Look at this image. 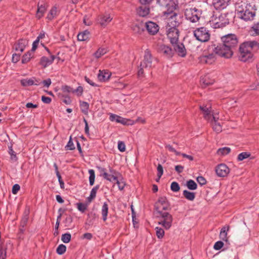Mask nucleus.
Here are the masks:
<instances>
[{
	"mask_svg": "<svg viewBox=\"0 0 259 259\" xmlns=\"http://www.w3.org/2000/svg\"><path fill=\"white\" fill-rule=\"evenodd\" d=\"M58 14L59 12L57 10V8L56 6H54L48 13L47 18L49 20H52L55 18Z\"/></svg>",
	"mask_w": 259,
	"mask_h": 259,
	"instance_id": "cd10ccee",
	"label": "nucleus"
},
{
	"mask_svg": "<svg viewBox=\"0 0 259 259\" xmlns=\"http://www.w3.org/2000/svg\"><path fill=\"white\" fill-rule=\"evenodd\" d=\"M202 13L201 9L194 8H187L185 10L184 15L186 19L191 23L199 22Z\"/></svg>",
	"mask_w": 259,
	"mask_h": 259,
	"instance_id": "39448f33",
	"label": "nucleus"
},
{
	"mask_svg": "<svg viewBox=\"0 0 259 259\" xmlns=\"http://www.w3.org/2000/svg\"><path fill=\"white\" fill-rule=\"evenodd\" d=\"M41 101L46 104H50L52 101V99L50 97L42 96L41 97Z\"/></svg>",
	"mask_w": 259,
	"mask_h": 259,
	"instance_id": "69168bd1",
	"label": "nucleus"
},
{
	"mask_svg": "<svg viewBox=\"0 0 259 259\" xmlns=\"http://www.w3.org/2000/svg\"><path fill=\"white\" fill-rule=\"evenodd\" d=\"M187 187L190 190H195L197 188V185L194 181L189 180L187 181L186 184Z\"/></svg>",
	"mask_w": 259,
	"mask_h": 259,
	"instance_id": "c9c22d12",
	"label": "nucleus"
},
{
	"mask_svg": "<svg viewBox=\"0 0 259 259\" xmlns=\"http://www.w3.org/2000/svg\"><path fill=\"white\" fill-rule=\"evenodd\" d=\"M108 213V205L106 202H104L101 209V214L102 219L104 222L107 220V215Z\"/></svg>",
	"mask_w": 259,
	"mask_h": 259,
	"instance_id": "bb28decb",
	"label": "nucleus"
},
{
	"mask_svg": "<svg viewBox=\"0 0 259 259\" xmlns=\"http://www.w3.org/2000/svg\"><path fill=\"white\" fill-rule=\"evenodd\" d=\"M259 49V44L256 41H248L242 44L239 47V59L240 61L246 62L251 59L252 52Z\"/></svg>",
	"mask_w": 259,
	"mask_h": 259,
	"instance_id": "20e7f679",
	"label": "nucleus"
},
{
	"mask_svg": "<svg viewBox=\"0 0 259 259\" xmlns=\"http://www.w3.org/2000/svg\"><path fill=\"white\" fill-rule=\"evenodd\" d=\"M201 110L203 112L204 114V117L206 120H209L211 118V110L210 109V107L207 106H202L200 107Z\"/></svg>",
	"mask_w": 259,
	"mask_h": 259,
	"instance_id": "b1692460",
	"label": "nucleus"
},
{
	"mask_svg": "<svg viewBox=\"0 0 259 259\" xmlns=\"http://www.w3.org/2000/svg\"><path fill=\"white\" fill-rule=\"evenodd\" d=\"M157 217L160 218V220L158 222V224L161 225L165 229L168 230L171 227L173 218L171 214L169 212L165 211L162 213L157 214Z\"/></svg>",
	"mask_w": 259,
	"mask_h": 259,
	"instance_id": "6e6552de",
	"label": "nucleus"
},
{
	"mask_svg": "<svg viewBox=\"0 0 259 259\" xmlns=\"http://www.w3.org/2000/svg\"><path fill=\"white\" fill-rule=\"evenodd\" d=\"M172 0H158V4L163 7H167L172 2Z\"/></svg>",
	"mask_w": 259,
	"mask_h": 259,
	"instance_id": "864d4df0",
	"label": "nucleus"
},
{
	"mask_svg": "<svg viewBox=\"0 0 259 259\" xmlns=\"http://www.w3.org/2000/svg\"><path fill=\"white\" fill-rule=\"evenodd\" d=\"M212 5L217 10L226 8L229 5L230 0H211Z\"/></svg>",
	"mask_w": 259,
	"mask_h": 259,
	"instance_id": "dca6fc26",
	"label": "nucleus"
},
{
	"mask_svg": "<svg viewBox=\"0 0 259 259\" xmlns=\"http://www.w3.org/2000/svg\"><path fill=\"white\" fill-rule=\"evenodd\" d=\"M61 90L63 93H74L73 89L71 87L67 85H63L62 87Z\"/></svg>",
	"mask_w": 259,
	"mask_h": 259,
	"instance_id": "603ef678",
	"label": "nucleus"
},
{
	"mask_svg": "<svg viewBox=\"0 0 259 259\" xmlns=\"http://www.w3.org/2000/svg\"><path fill=\"white\" fill-rule=\"evenodd\" d=\"M118 149L120 152H124L125 150V145L123 142L118 141Z\"/></svg>",
	"mask_w": 259,
	"mask_h": 259,
	"instance_id": "13d9d810",
	"label": "nucleus"
},
{
	"mask_svg": "<svg viewBox=\"0 0 259 259\" xmlns=\"http://www.w3.org/2000/svg\"><path fill=\"white\" fill-rule=\"evenodd\" d=\"M109 119L111 121H115L117 123H121L123 124H125L126 123V119L125 118L113 113L110 114Z\"/></svg>",
	"mask_w": 259,
	"mask_h": 259,
	"instance_id": "412c9836",
	"label": "nucleus"
},
{
	"mask_svg": "<svg viewBox=\"0 0 259 259\" xmlns=\"http://www.w3.org/2000/svg\"><path fill=\"white\" fill-rule=\"evenodd\" d=\"M193 35L196 39L202 42H207L210 39V33L207 28L200 27L193 31Z\"/></svg>",
	"mask_w": 259,
	"mask_h": 259,
	"instance_id": "0eeeda50",
	"label": "nucleus"
},
{
	"mask_svg": "<svg viewBox=\"0 0 259 259\" xmlns=\"http://www.w3.org/2000/svg\"><path fill=\"white\" fill-rule=\"evenodd\" d=\"M199 61L202 64H211L216 60L214 54L210 53L208 55H203L198 58Z\"/></svg>",
	"mask_w": 259,
	"mask_h": 259,
	"instance_id": "ddd939ff",
	"label": "nucleus"
},
{
	"mask_svg": "<svg viewBox=\"0 0 259 259\" xmlns=\"http://www.w3.org/2000/svg\"><path fill=\"white\" fill-rule=\"evenodd\" d=\"M55 59V56L54 55H51L50 58L46 56H43L40 58L39 64L44 68H46L48 65L52 64Z\"/></svg>",
	"mask_w": 259,
	"mask_h": 259,
	"instance_id": "6ab92c4d",
	"label": "nucleus"
},
{
	"mask_svg": "<svg viewBox=\"0 0 259 259\" xmlns=\"http://www.w3.org/2000/svg\"><path fill=\"white\" fill-rule=\"evenodd\" d=\"M166 149H167L169 151L174 153L176 155L178 156L180 155L181 152L177 151L171 145H166L165 146Z\"/></svg>",
	"mask_w": 259,
	"mask_h": 259,
	"instance_id": "8fccbe9b",
	"label": "nucleus"
},
{
	"mask_svg": "<svg viewBox=\"0 0 259 259\" xmlns=\"http://www.w3.org/2000/svg\"><path fill=\"white\" fill-rule=\"evenodd\" d=\"M73 221V218L71 215H69L65 219L64 221V223L65 224V226L69 227L71 225V223Z\"/></svg>",
	"mask_w": 259,
	"mask_h": 259,
	"instance_id": "bf43d9fd",
	"label": "nucleus"
},
{
	"mask_svg": "<svg viewBox=\"0 0 259 259\" xmlns=\"http://www.w3.org/2000/svg\"><path fill=\"white\" fill-rule=\"evenodd\" d=\"M73 91H74V93H77V95L78 96H80L82 95V92H83V88L81 86H78L76 89L75 90H74L73 89Z\"/></svg>",
	"mask_w": 259,
	"mask_h": 259,
	"instance_id": "0e129e2a",
	"label": "nucleus"
},
{
	"mask_svg": "<svg viewBox=\"0 0 259 259\" xmlns=\"http://www.w3.org/2000/svg\"><path fill=\"white\" fill-rule=\"evenodd\" d=\"M52 83L51 80L50 78H48L46 80H44L42 81V83L44 84V87L47 88H49Z\"/></svg>",
	"mask_w": 259,
	"mask_h": 259,
	"instance_id": "774afa93",
	"label": "nucleus"
},
{
	"mask_svg": "<svg viewBox=\"0 0 259 259\" xmlns=\"http://www.w3.org/2000/svg\"><path fill=\"white\" fill-rule=\"evenodd\" d=\"M154 209L156 214L165 212L166 210L171 209L170 204L167 198L165 196L159 197L158 200L155 203Z\"/></svg>",
	"mask_w": 259,
	"mask_h": 259,
	"instance_id": "423d86ee",
	"label": "nucleus"
},
{
	"mask_svg": "<svg viewBox=\"0 0 259 259\" xmlns=\"http://www.w3.org/2000/svg\"><path fill=\"white\" fill-rule=\"evenodd\" d=\"M78 210H79L81 212L83 213L87 210L88 205L86 203H77L76 204Z\"/></svg>",
	"mask_w": 259,
	"mask_h": 259,
	"instance_id": "79ce46f5",
	"label": "nucleus"
},
{
	"mask_svg": "<svg viewBox=\"0 0 259 259\" xmlns=\"http://www.w3.org/2000/svg\"><path fill=\"white\" fill-rule=\"evenodd\" d=\"M250 32L252 35H259V23L254 24L251 28Z\"/></svg>",
	"mask_w": 259,
	"mask_h": 259,
	"instance_id": "4c0bfd02",
	"label": "nucleus"
},
{
	"mask_svg": "<svg viewBox=\"0 0 259 259\" xmlns=\"http://www.w3.org/2000/svg\"><path fill=\"white\" fill-rule=\"evenodd\" d=\"M137 14L140 17L146 16V6H141L137 9Z\"/></svg>",
	"mask_w": 259,
	"mask_h": 259,
	"instance_id": "e433bc0d",
	"label": "nucleus"
},
{
	"mask_svg": "<svg viewBox=\"0 0 259 259\" xmlns=\"http://www.w3.org/2000/svg\"><path fill=\"white\" fill-rule=\"evenodd\" d=\"M21 84L23 87H28L33 85L34 84V82L33 80V77L30 78H25L23 79L20 80Z\"/></svg>",
	"mask_w": 259,
	"mask_h": 259,
	"instance_id": "72a5a7b5",
	"label": "nucleus"
},
{
	"mask_svg": "<svg viewBox=\"0 0 259 259\" xmlns=\"http://www.w3.org/2000/svg\"><path fill=\"white\" fill-rule=\"evenodd\" d=\"M71 236L70 233H65L62 235L61 240L65 243H67L70 242Z\"/></svg>",
	"mask_w": 259,
	"mask_h": 259,
	"instance_id": "49530a36",
	"label": "nucleus"
},
{
	"mask_svg": "<svg viewBox=\"0 0 259 259\" xmlns=\"http://www.w3.org/2000/svg\"><path fill=\"white\" fill-rule=\"evenodd\" d=\"M215 172L220 177H225L230 172V168L225 164H219L215 168Z\"/></svg>",
	"mask_w": 259,
	"mask_h": 259,
	"instance_id": "9b49d317",
	"label": "nucleus"
},
{
	"mask_svg": "<svg viewBox=\"0 0 259 259\" xmlns=\"http://www.w3.org/2000/svg\"><path fill=\"white\" fill-rule=\"evenodd\" d=\"M250 156V153L247 152H243L240 153L237 157L238 161H242L247 158Z\"/></svg>",
	"mask_w": 259,
	"mask_h": 259,
	"instance_id": "37998d69",
	"label": "nucleus"
},
{
	"mask_svg": "<svg viewBox=\"0 0 259 259\" xmlns=\"http://www.w3.org/2000/svg\"><path fill=\"white\" fill-rule=\"evenodd\" d=\"M8 148H9L8 152H9V154L11 156H10L11 160L13 162H17L18 160V157L17 156L16 153L13 149L12 145L9 146Z\"/></svg>",
	"mask_w": 259,
	"mask_h": 259,
	"instance_id": "2f4dec72",
	"label": "nucleus"
},
{
	"mask_svg": "<svg viewBox=\"0 0 259 259\" xmlns=\"http://www.w3.org/2000/svg\"><path fill=\"white\" fill-rule=\"evenodd\" d=\"M66 150H74L75 147L74 145V144L72 141L71 137H70L69 140L67 143V144L65 147Z\"/></svg>",
	"mask_w": 259,
	"mask_h": 259,
	"instance_id": "09e8293b",
	"label": "nucleus"
},
{
	"mask_svg": "<svg viewBox=\"0 0 259 259\" xmlns=\"http://www.w3.org/2000/svg\"><path fill=\"white\" fill-rule=\"evenodd\" d=\"M146 28V22L142 20L138 19L136 23L133 25L132 29L135 33L141 34Z\"/></svg>",
	"mask_w": 259,
	"mask_h": 259,
	"instance_id": "2eb2a0df",
	"label": "nucleus"
},
{
	"mask_svg": "<svg viewBox=\"0 0 259 259\" xmlns=\"http://www.w3.org/2000/svg\"><path fill=\"white\" fill-rule=\"evenodd\" d=\"M222 44L215 47L213 51L221 57L226 58H231L238 46V40L234 34H228L221 37Z\"/></svg>",
	"mask_w": 259,
	"mask_h": 259,
	"instance_id": "f257e3e1",
	"label": "nucleus"
},
{
	"mask_svg": "<svg viewBox=\"0 0 259 259\" xmlns=\"http://www.w3.org/2000/svg\"><path fill=\"white\" fill-rule=\"evenodd\" d=\"M174 48V53L176 52L178 55L181 57H184L186 55V50L183 44L177 41L171 44Z\"/></svg>",
	"mask_w": 259,
	"mask_h": 259,
	"instance_id": "9d476101",
	"label": "nucleus"
},
{
	"mask_svg": "<svg viewBox=\"0 0 259 259\" xmlns=\"http://www.w3.org/2000/svg\"><path fill=\"white\" fill-rule=\"evenodd\" d=\"M98 169L100 172L101 176H102L103 178L104 176H107V172H106V169L105 168L99 166L98 167Z\"/></svg>",
	"mask_w": 259,
	"mask_h": 259,
	"instance_id": "680f3d73",
	"label": "nucleus"
},
{
	"mask_svg": "<svg viewBox=\"0 0 259 259\" xmlns=\"http://www.w3.org/2000/svg\"><path fill=\"white\" fill-rule=\"evenodd\" d=\"M117 177L115 175L109 174L107 173V176L104 177V179L113 183L115 180H117Z\"/></svg>",
	"mask_w": 259,
	"mask_h": 259,
	"instance_id": "3c124183",
	"label": "nucleus"
},
{
	"mask_svg": "<svg viewBox=\"0 0 259 259\" xmlns=\"http://www.w3.org/2000/svg\"><path fill=\"white\" fill-rule=\"evenodd\" d=\"M21 54H14L12 56V62L14 63H17L20 59Z\"/></svg>",
	"mask_w": 259,
	"mask_h": 259,
	"instance_id": "e2e57ef3",
	"label": "nucleus"
},
{
	"mask_svg": "<svg viewBox=\"0 0 259 259\" xmlns=\"http://www.w3.org/2000/svg\"><path fill=\"white\" fill-rule=\"evenodd\" d=\"M90 32L89 31L85 30L82 32L79 33L77 35V39L79 41H86L90 38Z\"/></svg>",
	"mask_w": 259,
	"mask_h": 259,
	"instance_id": "4be33fe9",
	"label": "nucleus"
},
{
	"mask_svg": "<svg viewBox=\"0 0 259 259\" xmlns=\"http://www.w3.org/2000/svg\"><path fill=\"white\" fill-rule=\"evenodd\" d=\"M20 187L18 184H15L13 186V188H12L13 194H17L18 191L20 190Z\"/></svg>",
	"mask_w": 259,
	"mask_h": 259,
	"instance_id": "338daca9",
	"label": "nucleus"
},
{
	"mask_svg": "<svg viewBox=\"0 0 259 259\" xmlns=\"http://www.w3.org/2000/svg\"><path fill=\"white\" fill-rule=\"evenodd\" d=\"M223 245H224V243L223 241H218L215 243V244L213 246V248L216 250H220V249H221L222 248V247L223 246Z\"/></svg>",
	"mask_w": 259,
	"mask_h": 259,
	"instance_id": "6e6d98bb",
	"label": "nucleus"
},
{
	"mask_svg": "<svg viewBox=\"0 0 259 259\" xmlns=\"http://www.w3.org/2000/svg\"><path fill=\"white\" fill-rule=\"evenodd\" d=\"M100 186L99 185H96L94 187L92 188L91 190L90 195L92 196V197H94V198L96 196V194L98 190L99 189Z\"/></svg>",
	"mask_w": 259,
	"mask_h": 259,
	"instance_id": "4d7b16f0",
	"label": "nucleus"
},
{
	"mask_svg": "<svg viewBox=\"0 0 259 259\" xmlns=\"http://www.w3.org/2000/svg\"><path fill=\"white\" fill-rule=\"evenodd\" d=\"M183 195L186 199L192 201L195 198L196 194L195 192H190L188 190H185L183 192Z\"/></svg>",
	"mask_w": 259,
	"mask_h": 259,
	"instance_id": "a878e982",
	"label": "nucleus"
},
{
	"mask_svg": "<svg viewBox=\"0 0 259 259\" xmlns=\"http://www.w3.org/2000/svg\"><path fill=\"white\" fill-rule=\"evenodd\" d=\"M66 250V247L64 244H60L56 249V252L59 254L62 255L64 254Z\"/></svg>",
	"mask_w": 259,
	"mask_h": 259,
	"instance_id": "c03bdc74",
	"label": "nucleus"
},
{
	"mask_svg": "<svg viewBox=\"0 0 259 259\" xmlns=\"http://www.w3.org/2000/svg\"><path fill=\"white\" fill-rule=\"evenodd\" d=\"M89 173L90 174L89 182L91 186H93L95 182V174L93 169H89Z\"/></svg>",
	"mask_w": 259,
	"mask_h": 259,
	"instance_id": "a19ab883",
	"label": "nucleus"
},
{
	"mask_svg": "<svg viewBox=\"0 0 259 259\" xmlns=\"http://www.w3.org/2000/svg\"><path fill=\"white\" fill-rule=\"evenodd\" d=\"M157 177L158 178L156 179V181L158 182L159 180L161 177L162 175L163 174V167L161 164H158L157 167Z\"/></svg>",
	"mask_w": 259,
	"mask_h": 259,
	"instance_id": "a18cd8bd",
	"label": "nucleus"
},
{
	"mask_svg": "<svg viewBox=\"0 0 259 259\" xmlns=\"http://www.w3.org/2000/svg\"><path fill=\"white\" fill-rule=\"evenodd\" d=\"M34 52L29 51L25 53L22 58L21 62L23 64L28 63L30 59L33 57Z\"/></svg>",
	"mask_w": 259,
	"mask_h": 259,
	"instance_id": "c85d7f7f",
	"label": "nucleus"
},
{
	"mask_svg": "<svg viewBox=\"0 0 259 259\" xmlns=\"http://www.w3.org/2000/svg\"><path fill=\"white\" fill-rule=\"evenodd\" d=\"M157 51L163 57L170 59L174 55V51L169 46L161 44L157 46Z\"/></svg>",
	"mask_w": 259,
	"mask_h": 259,
	"instance_id": "1a4fd4ad",
	"label": "nucleus"
},
{
	"mask_svg": "<svg viewBox=\"0 0 259 259\" xmlns=\"http://www.w3.org/2000/svg\"><path fill=\"white\" fill-rule=\"evenodd\" d=\"M46 7L45 4H41L39 2L37 6V11L36 13V17L40 19L43 16L44 14L46 12Z\"/></svg>",
	"mask_w": 259,
	"mask_h": 259,
	"instance_id": "5701e85b",
	"label": "nucleus"
},
{
	"mask_svg": "<svg viewBox=\"0 0 259 259\" xmlns=\"http://www.w3.org/2000/svg\"><path fill=\"white\" fill-rule=\"evenodd\" d=\"M156 236L158 239H162L164 235V231L162 228L159 227H156L155 228Z\"/></svg>",
	"mask_w": 259,
	"mask_h": 259,
	"instance_id": "58836bf2",
	"label": "nucleus"
},
{
	"mask_svg": "<svg viewBox=\"0 0 259 259\" xmlns=\"http://www.w3.org/2000/svg\"><path fill=\"white\" fill-rule=\"evenodd\" d=\"M164 14H169L168 22L166 26V34L171 44L179 41V31L177 28L179 25L178 21H176L177 14L175 12L168 13L164 12Z\"/></svg>",
	"mask_w": 259,
	"mask_h": 259,
	"instance_id": "f03ea898",
	"label": "nucleus"
},
{
	"mask_svg": "<svg viewBox=\"0 0 259 259\" xmlns=\"http://www.w3.org/2000/svg\"><path fill=\"white\" fill-rule=\"evenodd\" d=\"M111 73L107 70H100L98 74V78L100 81H107L110 77Z\"/></svg>",
	"mask_w": 259,
	"mask_h": 259,
	"instance_id": "a211bd4d",
	"label": "nucleus"
},
{
	"mask_svg": "<svg viewBox=\"0 0 259 259\" xmlns=\"http://www.w3.org/2000/svg\"><path fill=\"white\" fill-rule=\"evenodd\" d=\"M196 180L198 184L201 186L204 185L206 184V179L202 176H198Z\"/></svg>",
	"mask_w": 259,
	"mask_h": 259,
	"instance_id": "5fc2aeb1",
	"label": "nucleus"
},
{
	"mask_svg": "<svg viewBox=\"0 0 259 259\" xmlns=\"http://www.w3.org/2000/svg\"><path fill=\"white\" fill-rule=\"evenodd\" d=\"M146 67V62L143 61V62H141L140 65V67L138 71V76L139 77H143L144 75V68Z\"/></svg>",
	"mask_w": 259,
	"mask_h": 259,
	"instance_id": "ea45409f",
	"label": "nucleus"
},
{
	"mask_svg": "<svg viewBox=\"0 0 259 259\" xmlns=\"http://www.w3.org/2000/svg\"><path fill=\"white\" fill-rule=\"evenodd\" d=\"M219 117L215 115H213L212 119L211 120V125L214 131L219 133L222 131V127L221 124L218 122Z\"/></svg>",
	"mask_w": 259,
	"mask_h": 259,
	"instance_id": "aec40b11",
	"label": "nucleus"
},
{
	"mask_svg": "<svg viewBox=\"0 0 259 259\" xmlns=\"http://www.w3.org/2000/svg\"><path fill=\"white\" fill-rule=\"evenodd\" d=\"M29 213V212L28 210H25L20 223V225L22 227H24L28 222Z\"/></svg>",
	"mask_w": 259,
	"mask_h": 259,
	"instance_id": "7c9ffc66",
	"label": "nucleus"
},
{
	"mask_svg": "<svg viewBox=\"0 0 259 259\" xmlns=\"http://www.w3.org/2000/svg\"><path fill=\"white\" fill-rule=\"evenodd\" d=\"M79 106L81 112L85 115L88 114V111L89 109V104L85 101H80Z\"/></svg>",
	"mask_w": 259,
	"mask_h": 259,
	"instance_id": "c756f323",
	"label": "nucleus"
},
{
	"mask_svg": "<svg viewBox=\"0 0 259 259\" xmlns=\"http://www.w3.org/2000/svg\"><path fill=\"white\" fill-rule=\"evenodd\" d=\"M229 230V226H225L222 228L220 233V238L224 241H228L227 232Z\"/></svg>",
	"mask_w": 259,
	"mask_h": 259,
	"instance_id": "393cba45",
	"label": "nucleus"
},
{
	"mask_svg": "<svg viewBox=\"0 0 259 259\" xmlns=\"http://www.w3.org/2000/svg\"><path fill=\"white\" fill-rule=\"evenodd\" d=\"M28 44V41L27 39H20L14 45L13 49L21 54L24 51Z\"/></svg>",
	"mask_w": 259,
	"mask_h": 259,
	"instance_id": "f8f14e48",
	"label": "nucleus"
},
{
	"mask_svg": "<svg viewBox=\"0 0 259 259\" xmlns=\"http://www.w3.org/2000/svg\"><path fill=\"white\" fill-rule=\"evenodd\" d=\"M170 189L172 191L174 192H177L180 190V187L179 184L177 182H173L171 184Z\"/></svg>",
	"mask_w": 259,
	"mask_h": 259,
	"instance_id": "de8ad7c7",
	"label": "nucleus"
},
{
	"mask_svg": "<svg viewBox=\"0 0 259 259\" xmlns=\"http://www.w3.org/2000/svg\"><path fill=\"white\" fill-rule=\"evenodd\" d=\"M230 152V148L225 147L221 148H219L217 151V153L219 155L224 156L229 154Z\"/></svg>",
	"mask_w": 259,
	"mask_h": 259,
	"instance_id": "f704fd0d",
	"label": "nucleus"
},
{
	"mask_svg": "<svg viewBox=\"0 0 259 259\" xmlns=\"http://www.w3.org/2000/svg\"><path fill=\"white\" fill-rule=\"evenodd\" d=\"M108 52L107 49L105 48H100L98 50L94 53V56L98 59L101 56L105 54Z\"/></svg>",
	"mask_w": 259,
	"mask_h": 259,
	"instance_id": "473e14b6",
	"label": "nucleus"
},
{
	"mask_svg": "<svg viewBox=\"0 0 259 259\" xmlns=\"http://www.w3.org/2000/svg\"><path fill=\"white\" fill-rule=\"evenodd\" d=\"M159 30V26L151 21L147 22V31L151 35H155Z\"/></svg>",
	"mask_w": 259,
	"mask_h": 259,
	"instance_id": "f3484780",
	"label": "nucleus"
},
{
	"mask_svg": "<svg viewBox=\"0 0 259 259\" xmlns=\"http://www.w3.org/2000/svg\"><path fill=\"white\" fill-rule=\"evenodd\" d=\"M113 183H116L118 187L119 190H122L124 189L125 184L124 182L119 181L117 179V180H115Z\"/></svg>",
	"mask_w": 259,
	"mask_h": 259,
	"instance_id": "052dcab7",
	"label": "nucleus"
},
{
	"mask_svg": "<svg viewBox=\"0 0 259 259\" xmlns=\"http://www.w3.org/2000/svg\"><path fill=\"white\" fill-rule=\"evenodd\" d=\"M113 18L109 14H102L98 16L97 18L98 23L102 27L106 26Z\"/></svg>",
	"mask_w": 259,
	"mask_h": 259,
	"instance_id": "4468645a",
	"label": "nucleus"
},
{
	"mask_svg": "<svg viewBox=\"0 0 259 259\" xmlns=\"http://www.w3.org/2000/svg\"><path fill=\"white\" fill-rule=\"evenodd\" d=\"M255 6L253 3L241 2L238 4L236 11L238 17L245 21H251L255 15Z\"/></svg>",
	"mask_w": 259,
	"mask_h": 259,
	"instance_id": "7ed1b4c3",
	"label": "nucleus"
}]
</instances>
